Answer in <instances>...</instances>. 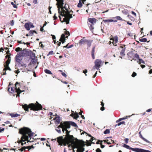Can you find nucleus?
I'll return each mask as SVG.
<instances>
[{
    "label": "nucleus",
    "mask_w": 152,
    "mask_h": 152,
    "mask_svg": "<svg viewBox=\"0 0 152 152\" xmlns=\"http://www.w3.org/2000/svg\"><path fill=\"white\" fill-rule=\"evenodd\" d=\"M70 132V131H68L67 129H66V135L65 136H67V135H70L69 134V132Z\"/></svg>",
    "instance_id": "a19ab883"
},
{
    "label": "nucleus",
    "mask_w": 152,
    "mask_h": 152,
    "mask_svg": "<svg viewBox=\"0 0 152 152\" xmlns=\"http://www.w3.org/2000/svg\"><path fill=\"white\" fill-rule=\"evenodd\" d=\"M24 26L27 30L28 31L30 30L29 25L28 23H26L25 24Z\"/></svg>",
    "instance_id": "a878e982"
},
{
    "label": "nucleus",
    "mask_w": 152,
    "mask_h": 152,
    "mask_svg": "<svg viewBox=\"0 0 152 152\" xmlns=\"http://www.w3.org/2000/svg\"><path fill=\"white\" fill-rule=\"evenodd\" d=\"M87 39L85 38V37H84L83 38L81 39L79 42V44L80 45H82L83 44L85 43H86V42H87Z\"/></svg>",
    "instance_id": "2eb2a0df"
},
{
    "label": "nucleus",
    "mask_w": 152,
    "mask_h": 152,
    "mask_svg": "<svg viewBox=\"0 0 152 152\" xmlns=\"http://www.w3.org/2000/svg\"><path fill=\"white\" fill-rule=\"evenodd\" d=\"M51 36H52V38L53 40H54L56 39V37L55 35L51 34Z\"/></svg>",
    "instance_id": "680f3d73"
},
{
    "label": "nucleus",
    "mask_w": 152,
    "mask_h": 152,
    "mask_svg": "<svg viewBox=\"0 0 152 152\" xmlns=\"http://www.w3.org/2000/svg\"><path fill=\"white\" fill-rule=\"evenodd\" d=\"M129 140V139L128 138H125L124 139V141L126 143H128Z\"/></svg>",
    "instance_id": "4d7b16f0"
},
{
    "label": "nucleus",
    "mask_w": 152,
    "mask_h": 152,
    "mask_svg": "<svg viewBox=\"0 0 152 152\" xmlns=\"http://www.w3.org/2000/svg\"><path fill=\"white\" fill-rule=\"evenodd\" d=\"M61 11L60 8L58 9V12L59 15V17L61 22H65L66 24L69 23V20L72 18V13L71 14V12L73 13V12L71 10L69 11L66 6L61 7Z\"/></svg>",
    "instance_id": "f03ea898"
},
{
    "label": "nucleus",
    "mask_w": 152,
    "mask_h": 152,
    "mask_svg": "<svg viewBox=\"0 0 152 152\" xmlns=\"http://www.w3.org/2000/svg\"><path fill=\"white\" fill-rule=\"evenodd\" d=\"M3 50L4 51H5V52H7V53H8V52L9 53V50L7 48H4L3 49L2 48H1L0 49V52H3Z\"/></svg>",
    "instance_id": "c756f323"
},
{
    "label": "nucleus",
    "mask_w": 152,
    "mask_h": 152,
    "mask_svg": "<svg viewBox=\"0 0 152 152\" xmlns=\"http://www.w3.org/2000/svg\"><path fill=\"white\" fill-rule=\"evenodd\" d=\"M34 33L37 34V32L34 30H31L29 32V36L32 35Z\"/></svg>",
    "instance_id": "c85d7f7f"
},
{
    "label": "nucleus",
    "mask_w": 152,
    "mask_h": 152,
    "mask_svg": "<svg viewBox=\"0 0 152 152\" xmlns=\"http://www.w3.org/2000/svg\"><path fill=\"white\" fill-rule=\"evenodd\" d=\"M4 150H8V151H9V149H8L5 148H3V150H1V152H5V151H4Z\"/></svg>",
    "instance_id": "bf43d9fd"
},
{
    "label": "nucleus",
    "mask_w": 152,
    "mask_h": 152,
    "mask_svg": "<svg viewBox=\"0 0 152 152\" xmlns=\"http://www.w3.org/2000/svg\"><path fill=\"white\" fill-rule=\"evenodd\" d=\"M44 72H45L47 74H50V75H52V73L51 72V71L50 70L48 69H45L44 70Z\"/></svg>",
    "instance_id": "cd10ccee"
},
{
    "label": "nucleus",
    "mask_w": 152,
    "mask_h": 152,
    "mask_svg": "<svg viewBox=\"0 0 152 152\" xmlns=\"http://www.w3.org/2000/svg\"><path fill=\"white\" fill-rule=\"evenodd\" d=\"M125 124V122L124 121H122L121 122H120L118 124H116L115 125V127H116L117 126H119L121 125L122 124Z\"/></svg>",
    "instance_id": "4c0bfd02"
},
{
    "label": "nucleus",
    "mask_w": 152,
    "mask_h": 152,
    "mask_svg": "<svg viewBox=\"0 0 152 152\" xmlns=\"http://www.w3.org/2000/svg\"><path fill=\"white\" fill-rule=\"evenodd\" d=\"M11 4L12 5L13 7H14V8H17V5L16 4H14L13 2H11Z\"/></svg>",
    "instance_id": "79ce46f5"
},
{
    "label": "nucleus",
    "mask_w": 152,
    "mask_h": 152,
    "mask_svg": "<svg viewBox=\"0 0 152 152\" xmlns=\"http://www.w3.org/2000/svg\"><path fill=\"white\" fill-rule=\"evenodd\" d=\"M139 61L140 63H141L142 64H144L145 61L142 59H139Z\"/></svg>",
    "instance_id": "5fc2aeb1"
},
{
    "label": "nucleus",
    "mask_w": 152,
    "mask_h": 152,
    "mask_svg": "<svg viewBox=\"0 0 152 152\" xmlns=\"http://www.w3.org/2000/svg\"><path fill=\"white\" fill-rule=\"evenodd\" d=\"M127 116H126V117H125V118H120L118 120H117L116 121V122L118 123L123 120L126 119V118H127Z\"/></svg>",
    "instance_id": "473e14b6"
},
{
    "label": "nucleus",
    "mask_w": 152,
    "mask_h": 152,
    "mask_svg": "<svg viewBox=\"0 0 152 152\" xmlns=\"http://www.w3.org/2000/svg\"><path fill=\"white\" fill-rule=\"evenodd\" d=\"M10 22H11V23H10V25L11 26H13L14 24V21L13 20H11L10 21Z\"/></svg>",
    "instance_id": "6e6d98bb"
},
{
    "label": "nucleus",
    "mask_w": 152,
    "mask_h": 152,
    "mask_svg": "<svg viewBox=\"0 0 152 152\" xmlns=\"http://www.w3.org/2000/svg\"><path fill=\"white\" fill-rule=\"evenodd\" d=\"M33 2L35 4H37V0H33Z\"/></svg>",
    "instance_id": "052dcab7"
},
{
    "label": "nucleus",
    "mask_w": 152,
    "mask_h": 152,
    "mask_svg": "<svg viewBox=\"0 0 152 152\" xmlns=\"http://www.w3.org/2000/svg\"><path fill=\"white\" fill-rule=\"evenodd\" d=\"M139 134L140 137L144 141L146 142H147L150 143L151 142L147 140V139L145 138L142 136L141 134V132L140 131L139 133Z\"/></svg>",
    "instance_id": "6ab92c4d"
},
{
    "label": "nucleus",
    "mask_w": 152,
    "mask_h": 152,
    "mask_svg": "<svg viewBox=\"0 0 152 152\" xmlns=\"http://www.w3.org/2000/svg\"><path fill=\"white\" fill-rule=\"evenodd\" d=\"M68 129L67 128H66V127H64L63 128H62V131H63V132L64 133V131H65L66 130V129Z\"/></svg>",
    "instance_id": "de8ad7c7"
},
{
    "label": "nucleus",
    "mask_w": 152,
    "mask_h": 152,
    "mask_svg": "<svg viewBox=\"0 0 152 152\" xmlns=\"http://www.w3.org/2000/svg\"><path fill=\"white\" fill-rule=\"evenodd\" d=\"M129 56V57H130L132 59H131V61H132V60L134 59V58H133L134 56V54L132 53H129L128 54Z\"/></svg>",
    "instance_id": "bb28decb"
},
{
    "label": "nucleus",
    "mask_w": 152,
    "mask_h": 152,
    "mask_svg": "<svg viewBox=\"0 0 152 152\" xmlns=\"http://www.w3.org/2000/svg\"><path fill=\"white\" fill-rule=\"evenodd\" d=\"M136 75H137V73L134 72H133L132 75V77H134L135 76H136Z\"/></svg>",
    "instance_id": "c03bdc74"
},
{
    "label": "nucleus",
    "mask_w": 152,
    "mask_h": 152,
    "mask_svg": "<svg viewBox=\"0 0 152 152\" xmlns=\"http://www.w3.org/2000/svg\"><path fill=\"white\" fill-rule=\"evenodd\" d=\"M59 41L61 42L62 43H64L65 41V35L64 34H62L61 36V38L59 39Z\"/></svg>",
    "instance_id": "f3484780"
},
{
    "label": "nucleus",
    "mask_w": 152,
    "mask_h": 152,
    "mask_svg": "<svg viewBox=\"0 0 152 152\" xmlns=\"http://www.w3.org/2000/svg\"><path fill=\"white\" fill-rule=\"evenodd\" d=\"M64 123L66 126V128H69L70 127V125L74 127L77 126V124L74 122L72 121H64Z\"/></svg>",
    "instance_id": "9d476101"
},
{
    "label": "nucleus",
    "mask_w": 152,
    "mask_h": 152,
    "mask_svg": "<svg viewBox=\"0 0 152 152\" xmlns=\"http://www.w3.org/2000/svg\"><path fill=\"white\" fill-rule=\"evenodd\" d=\"M134 56V57L137 58L138 59L139 58V55L137 53L135 54Z\"/></svg>",
    "instance_id": "09e8293b"
},
{
    "label": "nucleus",
    "mask_w": 152,
    "mask_h": 152,
    "mask_svg": "<svg viewBox=\"0 0 152 152\" xmlns=\"http://www.w3.org/2000/svg\"><path fill=\"white\" fill-rule=\"evenodd\" d=\"M4 130V128H2L1 127L0 128V133L2 131H3Z\"/></svg>",
    "instance_id": "0e129e2a"
},
{
    "label": "nucleus",
    "mask_w": 152,
    "mask_h": 152,
    "mask_svg": "<svg viewBox=\"0 0 152 152\" xmlns=\"http://www.w3.org/2000/svg\"><path fill=\"white\" fill-rule=\"evenodd\" d=\"M110 133V130L108 129H107L104 131V133L105 134H109Z\"/></svg>",
    "instance_id": "e433bc0d"
},
{
    "label": "nucleus",
    "mask_w": 152,
    "mask_h": 152,
    "mask_svg": "<svg viewBox=\"0 0 152 152\" xmlns=\"http://www.w3.org/2000/svg\"><path fill=\"white\" fill-rule=\"evenodd\" d=\"M6 59H7V60L6 61L5 63L4 64V69L3 71H6L7 70H10V67L9 66L10 64V55L8 53L5 57V60Z\"/></svg>",
    "instance_id": "0eeeda50"
},
{
    "label": "nucleus",
    "mask_w": 152,
    "mask_h": 152,
    "mask_svg": "<svg viewBox=\"0 0 152 152\" xmlns=\"http://www.w3.org/2000/svg\"><path fill=\"white\" fill-rule=\"evenodd\" d=\"M73 113H72L70 115L72 117H73L74 119H76L77 118H78L79 117V115L78 114V113H74V112H72Z\"/></svg>",
    "instance_id": "a211bd4d"
},
{
    "label": "nucleus",
    "mask_w": 152,
    "mask_h": 152,
    "mask_svg": "<svg viewBox=\"0 0 152 152\" xmlns=\"http://www.w3.org/2000/svg\"><path fill=\"white\" fill-rule=\"evenodd\" d=\"M93 40H88L86 43L87 44V45L88 47H90L91 45V43L92 42Z\"/></svg>",
    "instance_id": "5701e85b"
},
{
    "label": "nucleus",
    "mask_w": 152,
    "mask_h": 152,
    "mask_svg": "<svg viewBox=\"0 0 152 152\" xmlns=\"http://www.w3.org/2000/svg\"><path fill=\"white\" fill-rule=\"evenodd\" d=\"M10 116L12 117H17L20 116V115L18 114L17 113H10Z\"/></svg>",
    "instance_id": "b1692460"
},
{
    "label": "nucleus",
    "mask_w": 152,
    "mask_h": 152,
    "mask_svg": "<svg viewBox=\"0 0 152 152\" xmlns=\"http://www.w3.org/2000/svg\"><path fill=\"white\" fill-rule=\"evenodd\" d=\"M18 42L19 43H20V44H24V45H25L26 44V43L24 42H22V41H18Z\"/></svg>",
    "instance_id": "69168bd1"
},
{
    "label": "nucleus",
    "mask_w": 152,
    "mask_h": 152,
    "mask_svg": "<svg viewBox=\"0 0 152 152\" xmlns=\"http://www.w3.org/2000/svg\"><path fill=\"white\" fill-rule=\"evenodd\" d=\"M15 50L16 52H18V51H21V48H20L19 47H18V48H16V49Z\"/></svg>",
    "instance_id": "37998d69"
},
{
    "label": "nucleus",
    "mask_w": 152,
    "mask_h": 152,
    "mask_svg": "<svg viewBox=\"0 0 152 152\" xmlns=\"http://www.w3.org/2000/svg\"><path fill=\"white\" fill-rule=\"evenodd\" d=\"M56 43H57V45H58V46H60L61 44V42H58V41L56 42Z\"/></svg>",
    "instance_id": "e2e57ef3"
},
{
    "label": "nucleus",
    "mask_w": 152,
    "mask_h": 152,
    "mask_svg": "<svg viewBox=\"0 0 152 152\" xmlns=\"http://www.w3.org/2000/svg\"><path fill=\"white\" fill-rule=\"evenodd\" d=\"M19 133L22 135L20 142L27 141L28 142L34 141V139L32 137L34 135V133L32 132L29 128L24 127L19 129Z\"/></svg>",
    "instance_id": "7ed1b4c3"
},
{
    "label": "nucleus",
    "mask_w": 152,
    "mask_h": 152,
    "mask_svg": "<svg viewBox=\"0 0 152 152\" xmlns=\"http://www.w3.org/2000/svg\"><path fill=\"white\" fill-rule=\"evenodd\" d=\"M110 40L112 41V43L113 45L115 46L117 45L116 44L118 42V37H115L113 39L111 38Z\"/></svg>",
    "instance_id": "4468645a"
},
{
    "label": "nucleus",
    "mask_w": 152,
    "mask_h": 152,
    "mask_svg": "<svg viewBox=\"0 0 152 152\" xmlns=\"http://www.w3.org/2000/svg\"><path fill=\"white\" fill-rule=\"evenodd\" d=\"M37 62V61L34 59H33L32 60L31 62L33 64H36Z\"/></svg>",
    "instance_id": "a18cd8bd"
},
{
    "label": "nucleus",
    "mask_w": 152,
    "mask_h": 152,
    "mask_svg": "<svg viewBox=\"0 0 152 152\" xmlns=\"http://www.w3.org/2000/svg\"><path fill=\"white\" fill-rule=\"evenodd\" d=\"M127 35L130 37H132L133 34L131 33H128Z\"/></svg>",
    "instance_id": "774afa93"
},
{
    "label": "nucleus",
    "mask_w": 152,
    "mask_h": 152,
    "mask_svg": "<svg viewBox=\"0 0 152 152\" xmlns=\"http://www.w3.org/2000/svg\"><path fill=\"white\" fill-rule=\"evenodd\" d=\"M98 141L100 142V144L101 145V148H103L105 147L104 145H103L102 144V141L100 140H99Z\"/></svg>",
    "instance_id": "58836bf2"
},
{
    "label": "nucleus",
    "mask_w": 152,
    "mask_h": 152,
    "mask_svg": "<svg viewBox=\"0 0 152 152\" xmlns=\"http://www.w3.org/2000/svg\"><path fill=\"white\" fill-rule=\"evenodd\" d=\"M57 139L59 145L64 146L68 145V147L72 146V147L76 144V142H78L80 140L75 138L72 135L65 136L64 138L63 136H60L58 137Z\"/></svg>",
    "instance_id": "f257e3e1"
},
{
    "label": "nucleus",
    "mask_w": 152,
    "mask_h": 152,
    "mask_svg": "<svg viewBox=\"0 0 152 152\" xmlns=\"http://www.w3.org/2000/svg\"><path fill=\"white\" fill-rule=\"evenodd\" d=\"M88 20L91 24L88 23L89 27L91 30H93L94 28L93 25L96 22V19L94 18H89L88 19Z\"/></svg>",
    "instance_id": "423d86ee"
},
{
    "label": "nucleus",
    "mask_w": 152,
    "mask_h": 152,
    "mask_svg": "<svg viewBox=\"0 0 152 152\" xmlns=\"http://www.w3.org/2000/svg\"><path fill=\"white\" fill-rule=\"evenodd\" d=\"M53 54V51H50L49 52L48 54L47 55V56H48L49 55H52Z\"/></svg>",
    "instance_id": "49530a36"
},
{
    "label": "nucleus",
    "mask_w": 152,
    "mask_h": 152,
    "mask_svg": "<svg viewBox=\"0 0 152 152\" xmlns=\"http://www.w3.org/2000/svg\"><path fill=\"white\" fill-rule=\"evenodd\" d=\"M112 143H114V141L112 140H110V141H107V144L108 145L111 144Z\"/></svg>",
    "instance_id": "ea45409f"
},
{
    "label": "nucleus",
    "mask_w": 152,
    "mask_h": 152,
    "mask_svg": "<svg viewBox=\"0 0 152 152\" xmlns=\"http://www.w3.org/2000/svg\"><path fill=\"white\" fill-rule=\"evenodd\" d=\"M53 120L56 121L55 122L56 124H58L60 122V118L58 115L54 118Z\"/></svg>",
    "instance_id": "dca6fc26"
},
{
    "label": "nucleus",
    "mask_w": 152,
    "mask_h": 152,
    "mask_svg": "<svg viewBox=\"0 0 152 152\" xmlns=\"http://www.w3.org/2000/svg\"><path fill=\"white\" fill-rule=\"evenodd\" d=\"M18 54L22 57L27 56H28V52L26 50H21Z\"/></svg>",
    "instance_id": "9b49d317"
},
{
    "label": "nucleus",
    "mask_w": 152,
    "mask_h": 152,
    "mask_svg": "<svg viewBox=\"0 0 152 152\" xmlns=\"http://www.w3.org/2000/svg\"><path fill=\"white\" fill-rule=\"evenodd\" d=\"M115 18L117 20H121L122 21H125V20L123 19L120 16H117Z\"/></svg>",
    "instance_id": "2f4dec72"
},
{
    "label": "nucleus",
    "mask_w": 152,
    "mask_h": 152,
    "mask_svg": "<svg viewBox=\"0 0 152 152\" xmlns=\"http://www.w3.org/2000/svg\"><path fill=\"white\" fill-rule=\"evenodd\" d=\"M64 127H66V126L64 123V122L63 123L61 122L60 123V125L59 126H58L57 127V128L58 129H59V128H62H62H63Z\"/></svg>",
    "instance_id": "412c9836"
},
{
    "label": "nucleus",
    "mask_w": 152,
    "mask_h": 152,
    "mask_svg": "<svg viewBox=\"0 0 152 152\" xmlns=\"http://www.w3.org/2000/svg\"><path fill=\"white\" fill-rule=\"evenodd\" d=\"M16 90L17 92V97L18 96H19V95L22 92H23L24 91V90L21 91V90L19 88L17 89V88H16Z\"/></svg>",
    "instance_id": "4be33fe9"
},
{
    "label": "nucleus",
    "mask_w": 152,
    "mask_h": 152,
    "mask_svg": "<svg viewBox=\"0 0 152 152\" xmlns=\"http://www.w3.org/2000/svg\"><path fill=\"white\" fill-rule=\"evenodd\" d=\"M95 48V46H94L92 48V50H91V55L93 59H94L95 58V56H94Z\"/></svg>",
    "instance_id": "aec40b11"
},
{
    "label": "nucleus",
    "mask_w": 152,
    "mask_h": 152,
    "mask_svg": "<svg viewBox=\"0 0 152 152\" xmlns=\"http://www.w3.org/2000/svg\"><path fill=\"white\" fill-rule=\"evenodd\" d=\"M64 33L66 35H70L69 32L68 31H65Z\"/></svg>",
    "instance_id": "338daca9"
},
{
    "label": "nucleus",
    "mask_w": 152,
    "mask_h": 152,
    "mask_svg": "<svg viewBox=\"0 0 152 152\" xmlns=\"http://www.w3.org/2000/svg\"><path fill=\"white\" fill-rule=\"evenodd\" d=\"M126 48L125 45H122L120 46L118 48V49L121 50L120 55L121 56H124L125 55V52L126 50Z\"/></svg>",
    "instance_id": "1a4fd4ad"
},
{
    "label": "nucleus",
    "mask_w": 152,
    "mask_h": 152,
    "mask_svg": "<svg viewBox=\"0 0 152 152\" xmlns=\"http://www.w3.org/2000/svg\"><path fill=\"white\" fill-rule=\"evenodd\" d=\"M15 58L16 61L18 63L20 64V62L22 59V57L18 53L17 55L16 56Z\"/></svg>",
    "instance_id": "ddd939ff"
},
{
    "label": "nucleus",
    "mask_w": 152,
    "mask_h": 152,
    "mask_svg": "<svg viewBox=\"0 0 152 152\" xmlns=\"http://www.w3.org/2000/svg\"><path fill=\"white\" fill-rule=\"evenodd\" d=\"M96 152H102L101 150L99 148H97L96 150Z\"/></svg>",
    "instance_id": "13d9d810"
},
{
    "label": "nucleus",
    "mask_w": 152,
    "mask_h": 152,
    "mask_svg": "<svg viewBox=\"0 0 152 152\" xmlns=\"http://www.w3.org/2000/svg\"><path fill=\"white\" fill-rule=\"evenodd\" d=\"M56 1H57V3L62 5L61 7H62L63 6L62 5L63 4V0H56Z\"/></svg>",
    "instance_id": "c9c22d12"
},
{
    "label": "nucleus",
    "mask_w": 152,
    "mask_h": 152,
    "mask_svg": "<svg viewBox=\"0 0 152 152\" xmlns=\"http://www.w3.org/2000/svg\"><path fill=\"white\" fill-rule=\"evenodd\" d=\"M103 21L104 23H106V22H113V21L114 22H117V20H115L114 21L113 20H112V19H107V20H103Z\"/></svg>",
    "instance_id": "393cba45"
},
{
    "label": "nucleus",
    "mask_w": 152,
    "mask_h": 152,
    "mask_svg": "<svg viewBox=\"0 0 152 152\" xmlns=\"http://www.w3.org/2000/svg\"><path fill=\"white\" fill-rule=\"evenodd\" d=\"M61 74L63 76L65 77H66L67 76L66 75L64 72H61Z\"/></svg>",
    "instance_id": "603ef678"
},
{
    "label": "nucleus",
    "mask_w": 152,
    "mask_h": 152,
    "mask_svg": "<svg viewBox=\"0 0 152 152\" xmlns=\"http://www.w3.org/2000/svg\"><path fill=\"white\" fill-rule=\"evenodd\" d=\"M37 104L31 103L28 105L25 104L22 106L23 108L26 111L28 112V109L33 111H38L42 110V107L41 104L36 102Z\"/></svg>",
    "instance_id": "20e7f679"
},
{
    "label": "nucleus",
    "mask_w": 152,
    "mask_h": 152,
    "mask_svg": "<svg viewBox=\"0 0 152 152\" xmlns=\"http://www.w3.org/2000/svg\"><path fill=\"white\" fill-rule=\"evenodd\" d=\"M20 140L19 141H18V143H21V145L23 146L24 145V144H26V142H25L24 143L23 142H22L23 141L20 142Z\"/></svg>",
    "instance_id": "864d4df0"
},
{
    "label": "nucleus",
    "mask_w": 152,
    "mask_h": 152,
    "mask_svg": "<svg viewBox=\"0 0 152 152\" xmlns=\"http://www.w3.org/2000/svg\"><path fill=\"white\" fill-rule=\"evenodd\" d=\"M82 6V4L81 2V0H79V1L78 4L77 5V7H81Z\"/></svg>",
    "instance_id": "7c9ffc66"
},
{
    "label": "nucleus",
    "mask_w": 152,
    "mask_h": 152,
    "mask_svg": "<svg viewBox=\"0 0 152 152\" xmlns=\"http://www.w3.org/2000/svg\"><path fill=\"white\" fill-rule=\"evenodd\" d=\"M56 130L59 133H61V130L59 129H56Z\"/></svg>",
    "instance_id": "8fccbe9b"
},
{
    "label": "nucleus",
    "mask_w": 152,
    "mask_h": 152,
    "mask_svg": "<svg viewBox=\"0 0 152 152\" xmlns=\"http://www.w3.org/2000/svg\"><path fill=\"white\" fill-rule=\"evenodd\" d=\"M85 142L83 140H80L78 142H76V144L74 146L78 148L77 152H80L82 151V149L84 148V147L85 145Z\"/></svg>",
    "instance_id": "39448f33"
},
{
    "label": "nucleus",
    "mask_w": 152,
    "mask_h": 152,
    "mask_svg": "<svg viewBox=\"0 0 152 152\" xmlns=\"http://www.w3.org/2000/svg\"><path fill=\"white\" fill-rule=\"evenodd\" d=\"M73 46V45H69V46H68V44L66 45L65 46H63V47L64 48H72Z\"/></svg>",
    "instance_id": "f704fd0d"
},
{
    "label": "nucleus",
    "mask_w": 152,
    "mask_h": 152,
    "mask_svg": "<svg viewBox=\"0 0 152 152\" xmlns=\"http://www.w3.org/2000/svg\"><path fill=\"white\" fill-rule=\"evenodd\" d=\"M88 71L87 69H85L83 71V73H84L86 76L87 75L86 74L87 72Z\"/></svg>",
    "instance_id": "3c124183"
},
{
    "label": "nucleus",
    "mask_w": 152,
    "mask_h": 152,
    "mask_svg": "<svg viewBox=\"0 0 152 152\" xmlns=\"http://www.w3.org/2000/svg\"><path fill=\"white\" fill-rule=\"evenodd\" d=\"M139 41L141 42H147V39L146 38H144L139 39Z\"/></svg>",
    "instance_id": "72a5a7b5"
},
{
    "label": "nucleus",
    "mask_w": 152,
    "mask_h": 152,
    "mask_svg": "<svg viewBox=\"0 0 152 152\" xmlns=\"http://www.w3.org/2000/svg\"><path fill=\"white\" fill-rule=\"evenodd\" d=\"M34 147L33 146V145L28 146L26 147L23 146L21 148L19 149L18 150L22 152L24 150H25L26 149H28V151H29L31 148H34Z\"/></svg>",
    "instance_id": "f8f14e48"
},
{
    "label": "nucleus",
    "mask_w": 152,
    "mask_h": 152,
    "mask_svg": "<svg viewBox=\"0 0 152 152\" xmlns=\"http://www.w3.org/2000/svg\"><path fill=\"white\" fill-rule=\"evenodd\" d=\"M104 62V61L102 62L100 59H96V60L94 62V66L96 69L98 70H99L101 66L103 65Z\"/></svg>",
    "instance_id": "6e6552de"
}]
</instances>
